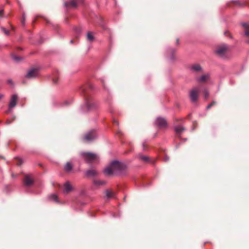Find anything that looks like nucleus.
I'll return each instance as SVG.
<instances>
[{"mask_svg":"<svg viewBox=\"0 0 249 249\" xmlns=\"http://www.w3.org/2000/svg\"><path fill=\"white\" fill-rule=\"evenodd\" d=\"M123 169L124 164L123 163L117 160H113L105 169L104 173L107 176L119 175Z\"/></svg>","mask_w":249,"mask_h":249,"instance_id":"1","label":"nucleus"},{"mask_svg":"<svg viewBox=\"0 0 249 249\" xmlns=\"http://www.w3.org/2000/svg\"><path fill=\"white\" fill-rule=\"evenodd\" d=\"M81 156L84 160L88 163H91L98 160L99 157L96 154L91 152H82Z\"/></svg>","mask_w":249,"mask_h":249,"instance_id":"2","label":"nucleus"},{"mask_svg":"<svg viewBox=\"0 0 249 249\" xmlns=\"http://www.w3.org/2000/svg\"><path fill=\"white\" fill-rule=\"evenodd\" d=\"M84 107L88 111L95 109L98 107V104L91 98L86 99Z\"/></svg>","mask_w":249,"mask_h":249,"instance_id":"3","label":"nucleus"},{"mask_svg":"<svg viewBox=\"0 0 249 249\" xmlns=\"http://www.w3.org/2000/svg\"><path fill=\"white\" fill-rule=\"evenodd\" d=\"M97 134L95 130H91L87 132L84 136L83 140L87 142H89L96 139Z\"/></svg>","mask_w":249,"mask_h":249,"instance_id":"4","label":"nucleus"},{"mask_svg":"<svg viewBox=\"0 0 249 249\" xmlns=\"http://www.w3.org/2000/svg\"><path fill=\"white\" fill-rule=\"evenodd\" d=\"M199 90V87H196L190 91L189 96L191 102L195 103L197 101Z\"/></svg>","mask_w":249,"mask_h":249,"instance_id":"5","label":"nucleus"},{"mask_svg":"<svg viewBox=\"0 0 249 249\" xmlns=\"http://www.w3.org/2000/svg\"><path fill=\"white\" fill-rule=\"evenodd\" d=\"M228 46L226 45H222L219 46L215 50V53L219 56L224 57L226 54V53L228 50Z\"/></svg>","mask_w":249,"mask_h":249,"instance_id":"6","label":"nucleus"},{"mask_svg":"<svg viewBox=\"0 0 249 249\" xmlns=\"http://www.w3.org/2000/svg\"><path fill=\"white\" fill-rule=\"evenodd\" d=\"M155 124L160 128H164L167 125L166 120L161 117H158L155 121Z\"/></svg>","mask_w":249,"mask_h":249,"instance_id":"7","label":"nucleus"},{"mask_svg":"<svg viewBox=\"0 0 249 249\" xmlns=\"http://www.w3.org/2000/svg\"><path fill=\"white\" fill-rule=\"evenodd\" d=\"M38 75V69L32 68L29 71L26 75V77L28 78H35Z\"/></svg>","mask_w":249,"mask_h":249,"instance_id":"8","label":"nucleus"},{"mask_svg":"<svg viewBox=\"0 0 249 249\" xmlns=\"http://www.w3.org/2000/svg\"><path fill=\"white\" fill-rule=\"evenodd\" d=\"M33 179L31 175H26L23 180L24 184L26 186H30L33 183Z\"/></svg>","mask_w":249,"mask_h":249,"instance_id":"9","label":"nucleus"},{"mask_svg":"<svg viewBox=\"0 0 249 249\" xmlns=\"http://www.w3.org/2000/svg\"><path fill=\"white\" fill-rule=\"evenodd\" d=\"M18 99V96L16 94H14L11 96V98L10 99L9 103V108H12L14 107L17 104Z\"/></svg>","mask_w":249,"mask_h":249,"instance_id":"10","label":"nucleus"},{"mask_svg":"<svg viewBox=\"0 0 249 249\" xmlns=\"http://www.w3.org/2000/svg\"><path fill=\"white\" fill-rule=\"evenodd\" d=\"M190 70L193 72H198L202 71V68L200 65L195 64L190 67Z\"/></svg>","mask_w":249,"mask_h":249,"instance_id":"11","label":"nucleus"},{"mask_svg":"<svg viewBox=\"0 0 249 249\" xmlns=\"http://www.w3.org/2000/svg\"><path fill=\"white\" fill-rule=\"evenodd\" d=\"M72 189L71 185L69 182H66L64 185V192L65 193H69Z\"/></svg>","mask_w":249,"mask_h":249,"instance_id":"12","label":"nucleus"},{"mask_svg":"<svg viewBox=\"0 0 249 249\" xmlns=\"http://www.w3.org/2000/svg\"><path fill=\"white\" fill-rule=\"evenodd\" d=\"M105 197L107 199L113 198L114 196V193L110 190H106L105 191Z\"/></svg>","mask_w":249,"mask_h":249,"instance_id":"13","label":"nucleus"},{"mask_svg":"<svg viewBox=\"0 0 249 249\" xmlns=\"http://www.w3.org/2000/svg\"><path fill=\"white\" fill-rule=\"evenodd\" d=\"M209 75L208 74L202 75L201 77L197 78L196 81L198 82H204L209 78Z\"/></svg>","mask_w":249,"mask_h":249,"instance_id":"14","label":"nucleus"},{"mask_svg":"<svg viewBox=\"0 0 249 249\" xmlns=\"http://www.w3.org/2000/svg\"><path fill=\"white\" fill-rule=\"evenodd\" d=\"M97 174V172L95 170H89L86 172V175L89 177H94Z\"/></svg>","mask_w":249,"mask_h":249,"instance_id":"15","label":"nucleus"},{"mask_svg":"<svg viewBox=\"0 0 249 249\" xmlns=\"http://www.w3.org/2000/svg\"><path fill=\"white\" fill-rule=\"evenodd\" d=\"M243 27L246 30L245 32L246 36H249V23H243L242 24Z\"/></svg>","mask_w":249,"mask_h":249,"instance_id":"16","label":"nucleus"},{"mask_svg":"<svg viewBox=\"0 0 249 249\" xmlns=\"http://www.w3.org/2000/svg\"><path fill=\"white\" fill-rule=\"evenodd\" d=\"M65 5L66 7H72L75 8L76 7V2L74 0L70 2H65Z\"/></svg>","mask_w":249,"mask_h":249,"instance_id":"17","label":"nucleus"},{"mask_svg":"<svg viewBox=\"0 0 249 249\" xmlns=\"http://www.w3.org/2000/svg\"><path fill=\"white\" fill-rule=\"evenodd\" d=\"M175 130L178 134H180L182 131H184V128L181 125H178L175 126Z\"/></svg>","mask_w":249,"mask_h":249,"instance_id":"18","label":"nucleus"},{"mask_svg":"<svg viewBox=\"0 0 249 249\" xmlns=\"http://www.w3.org/2000/svg\"><path fill=\"white\" fill-rule=\"evenodd\" d=\"M139 158L140 160L145 162H148L150 161L148 157L145 155H140L139 156Z\"/></svg>","mask_w":249,"mask_h":249,"instance_id":"19","label":"nucleus"},{"mask_svg":"<svg viewBox=\"0 0 249 249\" xmlns=\"http://www.w3.org/2000/svg\"><path fill=\"white\" fill-rule=\"evenodd\" d=\"M72 168V166L70 162H67L64 167L65 170L67 172H70Z\"/></svg>","mask_w":249,"mask_h":249,"instance_id":"20","label":"nucleus"},{"mask_svg":"<svg viewBox=\"0 0 249 249\" xmlns=\"http://www.w3.org/2000/svg\"><path fill=\"white\" fill-rule=\"evenodd\" d=\"M106 184V182L103 180H95L94 181V184L97 186L103 185Z\"/></svg>","mask_w":249,"mask_h":249,"instance_id":"21","label":"nucleus"},{"mask_svg":"<svg viewBox=\"0 0 249 249\" xmlns=\"http://www.w3.org/2000/svg\"><path fill=\"white\" fill-rule=\"evenodd\" d=\"M87 39L89 41H92L94 39V36L92 33L88 32L87 34Z\"/></svg>","mask_w":249,"mask_h":249,"instance_id":"22","label":"nucleus"},{"mask_svg":"<svg viewBox=\"0 0 249 249\" xmlns=\"http://www.w3.org/2000/svg\"><path fill=\"white\" fill-rule=\"evenodd\" d=\"M49 197L51 200H53L56 202L58 201L57 196L55 194H52Z\"/></svg>","mask_w":249,"mask_h":249,"instance_id":"23","label":"nucleus"},{"mask_svg":"<svg viewBox=\"0 0 249 249\" xmlns=\"http://www.w3.org/2000/svg\"><path fill=\"white\" fill-rule=\"evenodd\" d=\"M12 58L16 61L18 62V61H19L21 59V57H18V56H15V55H13L12 56Z\"/></svg>","mask_w":249,"mask_h":249,"instance_id":"24","label":"nucleus"},{"mask_svg":"<svg viewBox=\"0 0 249 249\" xmlns=\"http://www.w3.org/2000/svg\"><path fill=\"white\" fill-rule=\"evenodd\" d=\"M216 104V102L214 101L212 102L211 104L208 105L207 107H206L207 109H210L213 106Z\"/></svg>","mask_w":249,"mask_h":249,"instance_id":"25","label":"nucleus"},{"mask_svg":"<svg viewBox=\"0 0 249 249\" xmlns=\"http://www.w3.org/2000/svg\"><path fill=\"white\" fill-rule=\"evenodd\" d=\"M209 92L207 90L205 89L204 90V97H205V98L207 99L209 97Z\"/></svg>","mask_w":249,"mask_h":249,"instance_id":"26","label":"nucleus"},{"mask_svg":"<svg viewBox=\"0 0 249 249\" xmlns=\"http://www.w3.org/2000/svg\"><path fill=\"white\" fill-rule=\"evenodd\" d=\"M1 30L6 35H9V31L6 30L3 27H1Z\"/></svg>","mask_w":249,"mask_h":249,"instance_id":"27","label":"nucleus"},{"mask_svg":"<svg viewBox=\"0 0 249 249\" xmlns=\"http://www.w3.org/2000/svg\"><path fill=\"white\" fill-rule=\"evenodd\" d=\"M116 135L119 137V139H121L122 134L121 133L120 131H118L116 133Z\"/></svg>","mask_w":249,"mask_h":249,"instance_id":"28","label":"nucleus"},{"mask_svg":"<svg viewBox=\"0 0 249 249\" xmlns=\"http://www.w3.org/2000/svg\"><path fill=\"white\" fill-rule=\"evenodd\" d=\"M7 83L10 85H13V81L11 79H9L7 80Z\"/></svg>","mask_w":249,"mask_h":249,"instance_id":"29","label":"nucleus"},{"mask_svg":"<svg viewBox=\"0 0 249 249\" xmlns=\"http://www.w3.org/2000/svg\"><path fill=\"white\" fill-rule=\"evenodd\" d=\"M3 10L1 9L0 10V18L3 16Z\"/></svg>","mask_w":249,"mask_h":249,"instance_id":"30","label":"nucleus"},{"mask_svg":"<svg viewBox=\"0 0 249 249\" xmlns=\"http://www.w3.org/2000/svg\"><path fill=\"white\" fill-rule=\"evenodd\" d=\"M25 17H24V15H23V17H22V24L23 25H24V24H25Z\"/></svg>","mask_w":249,"mask_h":249,"instance_id":"31","label":"nucleus"},{"mask_svg":"<svg viewBox=\"0 0 249 249\" xmlns=\"http://www.w3.org/2000/svg\"><path fill=\"white\" fill-rule=\"evenodd\" d=\"M53 82L54 83H56L57 82V80H58V78H57L56 79L53 78Z\"/></svg>","mask_w":249,"mask_h":249,"instance_id":"32","label":"nucleus"},{"mask_svg":"<svg viewBox=\"0 0 249 249\" xmlns=\"http://www.w3.org/2000/svg\"><path fill=\"white\" fill-rule=\"evenodd\" d=\"M169 160V158L167 157V156H165V158H164V160L165 161H168Z\"/></svg>","mask_w":249,"mask_h":249,"instance_id":"33","label":"nucleus"},{"mask_svg":"<svg viewBox=\"0 0 249 249\" xmlns=\"http://www.w3.org/2000/svg\"><path fill=\"white\" fill-rule=\"evenodd\" d=\"M170 51L171 52V53H174L175 50L174 49H170Z\"/></svg>","mask_w":249,"mask_h":249,"instance_id":"34","label":"nucleus"},{"mask_svg":"<svg viewBox=\"0 0 249 249\" xmlns=\"http://www.w3.org/2000/svg\"><path fill=\"white\" fill-rule=\"evenodd\" d=\"M4 97V95L2 94H0V100L2 99Z\"/></svg>","mask_w":249,"mask_h":249,"instance_id":"35","label":"nucleus"},{"mask_svg":"<svg viewBox=\"0 0 249 249\" xmlns=\"http://www.w3.org/2000/svg\"><path fill=\"white\" fill-rule=\"evenodd\" d=\"M75 32L78 33L80 32V30L78 28H75Z\"/></svg>","mask_w":249,"mask_h":249,"instance_id":"36","label":"nucleus"},{"mask_svg":"<svg viewBox=\"0 0 249 249\" xmlns=\"http://www.w3.org/2000/svg\"><path fill=\"white\" fill-rule=\"evenodd\" d=\"M81 90H82V92H84L85 89L83 88H81Z\"/></svg>","mask_w":249,"mask_h":249,"instance_id":"37","label":"nucleus"},{"mask_svg":"<svg viewBox=\"0 0 249 249\" xmlns=\"http://www.w3.org/2000/svg\"><path fill=\"white\" fill-rule=\"evenodd\" d=\"M171 59L172 60H173V59H174V57H173V56H172V57H171Z\"/></svg>","mask_w":249,"mask_h":249,"instance_id":"38","label":"nucleus"},{"mask_svg":"<svg viewBox=\"0 0 249 249\" xmlns=\"http://www.w3.org/2000/svg\"><path fill=\"white\" fill-rule=\"evenodd\" d=\"M72 42H73V40H71V43H72Z\"/></svg>","mask_w":249,"mask_h":249,"instance_id":"39","label":"nucleus"},{"mask_svg":"<svg viewBox=\"0 0 249 249\" xmlns=\"http://www.w3.org/2000/svg\"><path fill=\"white\" fill-rule=\"evenodd\" d=\"M177 43L178 42V39H177Z\"/></svg>","mask_w":249,"mask_h":249,"instance_id":"40","label":"nucleus"}]
</instances>
